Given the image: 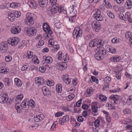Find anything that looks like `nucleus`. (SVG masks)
I'll return each instance as SVG.
<instances>
[{"instance_id":"30","label":"nucleus","mask_w":132,"mask_h":132,"mask_svg":"<svg viewBox=\"0 0 132 132\" xmlns=\"http://www.w3.org/2000/svg\"><path fill=\"white\" fill-rule=\"evenodd\" d=\"M62 85L61 84H57L56 86V90L58 93L61 92L62 90Z\"/></svg>"},{"instance_id":"16","label":"nucleus","mask_w":132,"mask_h":132,"mask_svg":"<svg viewBox=\"0 0 132 132\" xmlns=\"http://www.w3.org/2000/svg\"><path fill=\"white\" fill-rule=\"evenodd\" d=\"M43 59L45 60V63L47 64H50L53 62L52 59L50 56L46 57L45 56H44L43 57Z\"/></svg>"},{"instance_id":"47","label":"nucleus","mask_w":132,"mask_h":132,"mask_svg":"<svg viewBox=\"0 0 132 132\" xmlns=\"http://www.w3.org/2000/svg\"><path fill=\"white\" fill-rule=\"evenodd\" d=\"M131 33L130 32L128 31L126 32L125 34V37L127 39H128L130 37H131Z\"/></svg>"},{"instance_id":"32","label":"nucleus","mask_w":132,"mask_h":132,"mask_svg":"<svg viewBox=\"0 0 132 132\" xmlns=\"http://www.w3.org/2000/svg\"><path fill=\"white\" fill-rule=\"evenodd\" d=\"M33 56V53L30 51H28L27 54L26 55V56L28 59H30L32 58Z\"/></svg>"},{"instance_id":"14","label":"nucleus","mask_w":132,"mask_h":132,"mask_svg":"<svg viewBox=\"0 0 132 132\" xmlns=\"http://www.w3.org/2000/svg\"><path fill=\"white\" fill-rule=\"evenodd\" d=\"M42 89L43 94L45 96H49L51 95V93L47 87L44 86L42 87Z\"/></svg>"},{"instance_id":"37","label":"nucleus","mask_w":132,"mask_h":132,"mask_svg":"<svg viewBox=\"0 0 132 132\" xmlns=\"http://www.w3.org/2000/svg\"><path fill=\"white\" fill-rule=\"evenodd\" d=\"M116 74V77L118 79H119L121 78V75L120 73V70H117V71L115 72Z\"/></svg>"},{"instance_id":"48","label":"nucleus","mask_w":132,"mask_h":132,"mask_svg":"<svg viewBox=\"0 0 132 132\" xmlns=\"http://www.w3.org/2000/svg\"><path fill=\"white\" fill-rule=\"evenodd\" d=\"M100 99L102 101H105L106 100V97L103 95H100L99 96Z\"/></svg>"},{"instance_id":"55","label":"nucleus","mask_w":132,"mask_h":132,"mask_svg":"<svg viewBox=\"0 0 132 132\" xmlns=\"http://www.w3.org/2000/svg\"><path fill=\"white\" fill-rule=\"evenodd\" d=\"M47 85L48 86H52L54 85V82L53 81H50L48 80L47 82Z\"/></svg>"},{"instance_id":"41","label":"nucleus","mask_w":132,"mask_h":132,"mask_svg":"<svg viewBox=\"0 0 132 132\" xmlns=\"http://www.w3.org/2000/svg\"><path fill=\"white\" fill-rule=\"evenodd\" d=\"M105 42V41L103 40L102 39H99L98 40V44L99 45V48H100L101 47V46H103L104 44V43Z\"/></svg>"},{"instance_id":"43","label":"nucleus","mask_w":132,"mask_h":132,"mask_svg":"<svg viewBox=\"0 0 132 132\" xmlns=\"http://www.w3.org/2000/svg\"><path fill=\"white\" fill-rule=\"evenodd\" d=\"M109 84L106 83L103 88V90L106 91L108 90L109 88Z\"/></svg>"},{"instance_id":"44","label":"nucleus","mask_w":132,"mask_h":132,"mask_svg":"<svg viewBox=\"0 0 132 132\" xmlns=\"http://www.w3.org/2000/svg\"><path fill=\"white\" fill-rule=\"evenodd\" d=\"M100 120L98 119L96 120L94 122V125L96 127H98L100 125Z\"/></svg>"},{"instance_id":"62","label":"nucleus","mask_w":132,"mask_h":132,"mask_svg":"<svg viewBox=\"0 0 132 132\" xmlns=\"http://www.w3.org/2000/svg\"><path fill=\"white\" fill-rule=\"evenodd\" d=\"M44 43V41L42 40H40L39 41V42L38 43V45L42 46L43 45Z\"/></svg>"},{"instance_id":"23","label":"nucleus","mask_w":132,"mask_h":132,"mask_svg":"<svg viewBox=\"0 0 132 132\" xmlns=\"http://www.w3.org/2000/svg\"><path fill=\"white\" fill-rule=\"evenodd\" d=\"M98 54L100 55H105L106 54V50L103 48H98Z\"/></svg>"},{"instance_id":"17","label":"nucleus","mask_w":132,"mask_h":132,"mask_svg":"<svg viewBox=\"0 0 132 132\" xmlns=\"http://www.w3.org/2000/svg\"><path fill=\"white\" fill-rule=\"evenodd\" d=\"M125 19L126 20L127 19L130 23H132V16L131 15L130 12H127L126 13Z\"/></svg>"},{"instance_id":"15","label":"nucleus","mask_w":132,"mask_h":132,"mask_svg":"<svg viewBox=\"0 0 132 132\" xmlns=\"http://www.w3.org/2000/svg\"><path fill=\"white\" fill-rule=\"evenodd\" d=\"M8 100L7 95L5 94H4L0 96V102L1 103H5Z\"/></svg>"},{"instance_id":"60","label":"nucleus","mask_w":132,"mask_h":132,"mask_svg":"<svg viewBox=\"0 0 132 132\" xmlns=\"http://www.w3.org/2000/svg\"><path fill=\"white\" fill-rule=\"evenodd\" d=\"M82 99H80L76 103V106L77 107H79L80 106L81 103Z\"/></svg>"},{"instance_id":"24","label":"nucleus","mask_w":132,"mask_h":132,"mask_svg":"<svg viewBox=\"0 0 132 132\" xmlns=\"http://www.w3.org/2000/svg\"><path fill=\"white\" fill-rule=\"evenodd\" d=\"M15 83L16 85L19 87L21 86L22 82V81L19 79L16 78L14 79Z\"/></svg>"},{"instance_id":"4","label":"nucleus","mask_w":132,"mask_h":132,"mask_svg":"<svg viewBox=\"0 0 132 132\" xmlns=\"http://www.w3.org/2000/svg\"><path fill=\"white\" fill-rule=\"evenodd\" d=\"M82 29L78 27H76L74 29L73 33V36L74 38H77L82 35Z\"/></svg>"},{"instance_id":"38","label":"nucleus","mask_w":132,"mask_h":132,"mask_svg":"<svg viewBox=\"0 0 132 132\" xmlns=\"http://www.w3.org/2000/svg\"><path fill=\"white\" fill-rule=\"evenodd\" d=\"M124 113L127 114H130L131 113V110L128 108H126L123 110Z\"/></svg>"},{"instance_id":"33","label":"nucleus","mask_w":132,"mask_h":132,"mask_svg":"<svg viewBox=\"0 0 132 132\" xmlns=\"http://www.w3.org/2000/svg\"><path fill=\"white\" fill-rule=\"evenodd\" d=\"M53 47L52 49V51L53 52H56L59 48V45H54L53 46Z\"/></svg>"},{"instance_id":"39","label":"nucleus","mask_w":132,"mask_h":132,"mask_svg":"<svg viewBox=\"0 0 132 132\" xmlns=\"http://www.w3.org/2000/svg\"><path fill=\"white\" fill-rule=\"evenodd\" d=\"M106 13L111 18L113 19L114 18V14L109 11H108Z\"/></svg>"},{"instance_id":"63","label":"nucleus","mask_w":132,"mask_h":132,"mask_svg":"<svg viewBox=\"0 0 132 132\" xmlns=\"http://www.w3.org/2000/svg\"><path fill=\"white\" fill-rule=\"evenodd\" d=\"M83 118L81 116H79L78 117L77 120L78 121L81 122L83 121Z\"/></svg>"},{"instance_id":"58","label":"nucleus","mask_w":132,"mask_h":132,"mask_svg":"<svg viewBox=\"0 0 132 132\" xmlns=\"http://www.w3.org/2000/svg\"><path fill=\"white\" fill-rule=\"evenodd\" d=\"M28 67V66L27 65H24L22 67L21 70L23 71L26 70L27 69Z\"/></svg>"},{"instance_id":"52","label":"nucleus","mask_w":132,"mask_h":132,"mask_svg":"<svg viewBox=\"0 0 132 132\" xmlns=\"http://www.w3.org/2000/svg\"><path fill=\"white\" fill-rule=\"evenodd\" d=\"M119 17L121 19L123 20L124 21L126 20L125 17L124 15L122 13H120L119 14Z\"/></svg>"},{"instance_id":"6","label":"nucleus","mask_w":132,"mask_h":132,"mask_svg":"<svg viewBox=\"0 0 132 132\" xmlns=\"http://www.w3.org/2000/svg\"><path fill=\"white\" fill-rule=\"evenodd\" d=\"M91 25L93 29L96 32H98L101 28V24L98 21H94Z\"/></svg>"},{"instance_id":"2","label":"nucleus","mask_w":132,"mask_h":132,"mask_svg":"<svg viewBox=\"0 0 132 132\" xmlns=\"http://www.w3.org/2000/svg\"><path fill=\"white\" fill-rule=\"evenodd\" d=\"M24 30L25 34L30 36H34L37 33V29L34 27H27L24 28Z\"/></svg>"},{"instance_id":"42","label":"nucleus","mask_w":132,"mask_h":132,"mask_svg":"<svg viewBox=\"0 0 132 132\" xmlns=\"http://www.w3.org/2000/svg\"><path fill=\"white\" fill-rule=\"evenodd\" d=\"M63 81L65 83L68 85L70 84L71 82V80L68 77H67L65 79H64V78H63Z\"/></svg>"},{"instance_id":"29","label":"nucleus","mask_w":132,"mask_h":132,"mask_svg":"<svg viewBox=\"0 0 132 132\" xmlns=\"http://www.w3.org/2000/svg\"><path fill=\"white\" fill-rule=\"evenodd\" d=\"M98 107L96 106H93L92 107V109L93 111L92 114L93 116L96 115V113L97 112Z\"/></svg>"},{"instance_id":"22","label":"nucleus","mask_w":132,"mask_h":132,"mask_svg":"<svg viewBox=\"0 0 132 132\" xmlns=\"http://www.w3.org/2000/svg\"><path fill=\"white\" fill-rule=\"evenodd\" d=\"M47 0H39L38 3L41 7H44L46 6L47 4Z\"/></svg>"},{"instance_id":"46","label":"nucleus","mask_w":132,"mask_h":132,"mask_svg":"<svg viewBox=\"0 0 132 132\" xmlns=\"http://www.w3.org/2000/svg\"><path fill=\"white\" fill-rule=\"evenodd\" d=\"M7 71L6 69H4L3 68H0V73H7Z\"/></svg>"},{"instance_id":"59","label":"nucleus","mask_w":132,"mask_h":132,"mask_svg":"<svg viewBox=\"0 0 132 132\" xmlns=\"http://www.w3.org/2000/svg\"><path fill=\"white\" fill-rule=\"evenodd\" d=\"M48 42L49 43V44L51 46H52L54 45V41L52 39H51L48 40Z\"/></svg>"},{"instance_id":"54","label":"nucleus","mask_w":132,"mask_h":132,"mask_svg":"<svg viewBox=\"0 0 132 132\" xmlns=\"http://www.w3.org/2000/svg\"><path fill=\"white\" fill-rule=\"evenodd\" d=\"M75 96V95L72 93L68 96V98H69V100H71L73 99Z\"/></svg>"},{"instance_id":"9","label":"nucleus","mask_w":132,"mask_h":132,"mask_svg":"<svg viewBox=\"0 0 132 132\" xmlns=\"http://www.w3.org/2000/svg\"><path fill=\"white\" fill-rule=\"evenodd\" d=\"M8 48V46L6 42H2L1 44L0 49L2 52H5Z\"/></svg>"},{"instance_id":"26","label":"nucleus","mask_w":132,"mask_h":132,"mask_svg":"<svg viewBox=\"0 0 132 132\" xmlns=\"http://www.w3.org/2000/svg\"><path fill=\"white\" fill-rule=\"evenodd\" d=\"M15 15L13 13H10L8 15L7 18L10 21H13L15 20Z\"/></svg>"},{"instance_id":"10","label":"nucleus","mask_w":132,"mask_h":132,"mask_svg":"<svg viewBox=\"0 0 132 132\" xmlns=\"http://www.w3.org/2000/svg\"><path fill=\"white\" fill-rule=\"evenodd\" d=\"M69 120V116L68 115H66L62 118H60L59 119V123L61 125H63L64 123L68 121Z\"/></svg>"},{"instance_id":"12","label":"nucleus","mask_w":132,"mask_h":132,"mask_svg":"<svg viewBox=\"0 0 132 132\" xmlns=\"http://www.w3.org/2000/svg\"><path fill=\"white\" fill-rule=\"evenodd\" d=\"M19 42V40L18 38L14 37L11 39H9L8 43L11 44L12 46H14L17 45Z\"/></svg>"},{"instance_id":"25","label":"nucleus","mask_w":132,"mask_h":132,"mask_svg":"<svg viewBox=\"0 0 132 132\" xmlns=\"http://www.w3.org/2000/svg\"><path fill=\"white\" fill-rule=\"evenodd\" d=\"M93 17L97 21H101L103 20V17L101 15H97L96 14H93Z\"/></svg>"},{"instance_id":"45","label":"nucleus","mask_w":132,"mask_h":132,"mask_svg":"<svg viewBox=\"0 0 132 132\" xmlns=\"http://www.w3.org/2000/svg\"><path fill=\"white\" fill-rule=\"evenodd\" d=\"M120 39L117 38H115L112 39V42L113 43H117L119 42Z\"/></svg>"},{"instance_id":"8","label":"nucleus","mask_w":132,"mask_h":132,"mask_svg":"<svg viewBox=\"0 0 132 132\" xmlns=\"http://www.w3.org/2000/svg\"><path fill=\"white\" fill-rule=\"evenodd\" d=\"M98 39L97 38L95 39L90 41L89 44V46L91 47H97L99 48L98 44Z\"/></svg>"},{"instance_id":"20","label":"nucleus","mask_w":132,"mask_h":132,"mask_svg":"<svg viewBox=\"0 0 132 132\" xmlns=\"http://www.w3.org/2000/svg\"><path fill=\"white\" fill-rule=\"evenodd\" d=\"M29 2H30L29 6L31 7L36 9L37 5V2L35 1V0H30Z\"/></svg>"},{"instance_id":"56","label":"nucleus","mask_w":132,"mask_h":132,"mask_svg":"<svg viewBox=\"0 0 132 132\" xmlns=\"http://www.w3.org/2000/svg\"><path fill=\"white\" fill-rule=\"evenodd\" d=\"M64 113L63 112H59L55 113V116L56 117H59L61 116Z\"/></svg>"},{"instance_id":"49","label":"nucleus","mask_w":132,"mask_h":132,"mask_svg":"<svg viewBox=\"0 0 132 132\" xmlns=\"http://www.w3.org/2000/svg\"><path fill=\"white\" fill-rule=\"evenodd\" d=\"M127 104L128 105H130L132 104V101L130 96L128 97L127 101Z\"/></svg>"},{"instance_id":"31","label":"nucleus","mask_w":132,"mask_h":132,"mask_svg":"<svg viewBox=\"0 0 132 132\" xmlns=\"http://www.w3.org/2000/svg\"><path fill=\"white\" fill-rule=\"evenodd\" d=\"M127 5V9H130L132 7V2L131 0H129L127 1L125 5Z\"/></svg>"},{"instance_id":"19","label":"nucleus","mask_w":132,"mask_h":132,"mask_svg":"<svg viewBox=\"0 0 132 132\" xmlns=\"http://www.w3.org/2000/svg\"><path fill=\"white\" fill-rule=\"evenodd\" d=\"M74 5L70 6L68 9L69 12L71 14L76 15L77 11L76 10V9L74 8Z\"/></svg>"},{"instance_id":"28","label":"nucleus","mask_w":132,"mask_h":132,"mask_svg":"<svg viewBox=\"0 0 132 132\" xmlns=\"http://www.w3.org/2000/svg\"><path fill=\"white\" fill-rule=\"evenodd\" d=\"M107 50L109 52L112 53H114L116 52V50L111 46H109L107 48Z\"/></svg>"},{"instance_id":"50","label":"nucleus","mask_w":132,"mask_h":132,"mask_svg":"<svg viewBox=\"0 0 132 132\" xmlns=\"http://www.w3.org/2000/svg\"><path fill=\"white\" fill-rule=\"evenodd\" d=\"M91 79L93 82H95L96 83H98V79L96 78L95 77L92 76L91 77Z\"/></svg>"},{"instance_id":"64","label":"nucleus","mask_w":132,"mask_h":132,"mask_svg":"<svg viewBox=\"0 0 132 132\" xmlns=\"http://www.w3.org/2000/svg\"><path fill=\"white\" fill-rule=\"evenodd\" d=\"M21 14V13L20 12H16L15 13V14H14L15 15V16L16 18L18 17H19Z\"/></svg>"},{"instance_id":"5","label":"nucleus","mask_w":132,"mask_h":132,"mask_svg":"<svg viewBox=\"0 0 132 132\" xmlns=\"http://www.w3.org/2000/svg\"><path fill=\"white\" fill-rule=\"evenodd\" d=\"M61 8L56 6L55 7L53 6L52 7L50 11H48V13L50 16H52L53 14L56 13L57 11L59 12H61Z\"/></svg>"},{"instance_id":"27","label":"nucleus","mask_w":132,"mask_h":132,"mask_svg":"<svg viewBox=\"0 0 132 132\" xmlns=\"http://www.w3.org/2000/svg\"><path fill=\"white\" fill-rule=\"evenodd\" d=\"M120 59V57L117 55L115 56L112 57L110 58L111 61L114 62L119 61Z\"/></svg>"},{"instance_id":"13","label":"nucleus","mask_w":132,"mask_h":132,"mask_svg":"<svg viewBox=\"0 0 132 132\" xmlns=\"http://www.w3.org/2000/svg\"><path fill=\"white\" fill-rule=\"evenodd\" d=\"M11 32L13 34H17L19 33L21 30L20 26L13 27L11 29Z\"/></svg>"},{"instance_id":"35","label":"nucleus","mask_w":132,"mask_h":132,"mask_svg":"<svg viewBox=\"0 0 132 132\" xmlns=\"http://www.w3.org/2000/svg\"><path fill=\"white\" fill-rule=\"evenodd\" d=\"M71 16L69 18V20L71 22H75L76 15L71 14Z\"/></svg>"},{"instance_id":"53","label":"nucleus","mask_w":132,"mask_h":132,"mask_svg":"<svg viewBox=\"0 0 132 132\" xmlns=\"http://www.w3.org/2000/svg\"><path fill=\"white\" fill-rule=\"evenodd\" d=\"M12 59V57L10 56H8L5 57V60L7 62H10Z\"/></svg>"},{"instance_id":"11","label":"nucleus","mask_w":132,"mask_h":132,"mask_svg":"<svg viewBox=\"0 0 132 132\" xmlns=\"http://www.w3.org/2000/svg\"><path fill=\"white\" fill-rule=\"evenodd\" d=\"M57 68L59 70H65L67 67V65L66 63L64 62L57 63Z\"/></svg>"},{"instance_id":"40","label":"nucleus","mask_w":132,"mask_h":132,"mask_svg":"<svg viewBox=\"0 0 132 132\" xmlns=\"http://www.w3.org/2000/svg\"><path fill=\"white\" fill-rule=\"evenodd\" d=\"M23 97V94H20V95H18V96L16 97L15 100L20 101L22 99Z\"/></svg>"},{"instance_id":"3","label":"nucleus","mask_w":132,"mask_h":132,"mask_svg":"<svg viewBox=\"0 0 132 132\" xmlns=\"http://www.w3.org/2000/svg\"><path fill=\"white\" fill-rule=\"evenodd\" d=\"M32 14L28 13L26 15V17L25 19V23L27 25H31L34 23L33 17L32 16Z\"/></svg>"},{"instance_id":"51","label":"nucleus","mask_w":132,"mask_h":132,"mask_svg":"<svg viewBox=\"0 0 132 132\" xmlns=\"http://www.w3.org/2000/svg\"><path fill=\"white\" fill-rule=\"evenodd\" d=\"M39 69L40 72H44L46 70L45 68L43 66L39 67Z\"/></svg>"},{"instance_id":"57","label":"nucleus","mask_w":132,"mask_h":132,"mask_svg":"<svg viewBox=\"0 0 132 132\" xmlns=\"http://www.w3.org/2000/svg\"><path fill=\"white\" fill-rule=\"evenodd\" d=\"M105 80H106V81L107 82L106 83L108 84L111 81V78H110L109 77L107 76L105 78Z\"/></svg>"},{"instance_id":"36","label":"nucleus","mask_w":132,"mask_h":132,"mask_svg":"<svg viewBox=\"0 0 132 132\" xmlns=\"http://www.w3.org/2000/svg\"><path fill=\"white\" fill-rule=\"evenodd\" d=\"M4 82L5 84L7 86H9L11 83L10 80L8 78H6L4 79Z\"/></svg>"},{"instance_id":"7","label":"nucleus","mask_w":132,"mask_h":132,"mask_svg":"<svg viewBox=\"0 0 132 132\" xmlns=\"http://www.w3.org/2000/svg\"><path fill=\"white\" fill-rule=\"evenodd\" d=\"M43 28L44 31L47 34L50 35L52 34V31L50 30V27L47 23L45 22L43 23Z\"/></svg>"},{"instance_id":"21","label":"nucleus","mask_w":132,"mask_h":132,"mask_svg":"<svg viewBox=\"0 0 132 132\" xmlns=\"http://www.w3.org/2000/svg\"><path fill=\"white\" fill-rule=\"evenodd\" d=\"M28 103V104H27V103L24 101L22 102L21 105H20V106L22 110H26L28 109L29 106Z\"/></svg>"},{"instance_id":"61","label":"nucleus","mask_w":132,"mask_h":132,"mask_svg":"<svg viewBox=\"0 0 132 132\" xmlns=\"http://www.w3.org/2000/svg\"><path fill=\"white\" fill-rule=\"evenodd\" d=\"M39 121H41L43 120L44 117L43 114H40V115H39Z\"/></svg>"},{"instance_id":"18","label":"nucleus","mask_w":132,"mask_h":132,"mask_svg":"<svg viewBox=\"0 0 132 132\" xmlns=\"http://www.w3.org/2000/svg\"><path fill=\"white\" fill-rule=\"evenodd\" d=\"M93 88L91 87L90 88H88L85 92V95L86 96H89L90 95H91L93 94Z\"/></svg>"},{"instance_id":"34","label":"nucleus","mask_w":132,"mask_h":132,"mask_svg":"<svg viewBox=\"0 0 132 132\" xmlns=\"http://www.w3.org/2000/svg\"><path fill=\"white\" fill-rule=\"evenodd\" d=\"M15 107L18 113H20L22 112L23 110L22 109V108L18 105H17L16 103L15 104Z\"/></svg>"},{"instance_id":"1","label":"nucleus","mask_w":132,"mask_h":132,"mask_svg":"<svg viewBox=\"0 0 132 132\" xmlns=\"http://www.w3.org/2000/svg\"><path fill=\"white\" fill-rule=\"evenodd\" d=\"M110 98L112 101L111 102H110L109 103H107L106 105L109 107V108L110 109H115V107L114 105H113V103H114L115 104H119L120 102V100L118 97L117 95H111L110 97Z\"/></svg>"}]
</instances>
